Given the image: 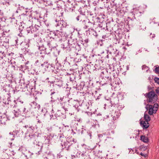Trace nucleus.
I'll return each mask as SVG.
<instances>
[{
    "label": "nucleus",
    "mask_w": 159,
    "mask_h": 159,
    "mask_svg": "<svg viewBox=\"0 0 159 159\" xmlns=\"http://www.w3.org/2000/svg\"><path fill=\"white\" fill-rule=\"evenodd\" d=\"M158 105L157 104H155L153 106V108H154L155 110H156V111H157L158 108Z\"/></svg>",
    "instance_id": "13"
},
{
    "label": "nucleus",
    "mask_w": 159,
    "mask_h": 159,
    "mask_svg": "<svg viewBox=\"0 0 159 159\" xmlns=\"http://www.w3.org/2000/svg\"><path fill=\"white\" fill-rule=\"evenodd\" d=\"M155 70L156 73L159 74V67H156Z\"/></svg>",
    "instance_id": "15"
},
{
    "label": "nucleus",
    "mask_w": 159,
    "mask_h": 159,
    "mask_svg": "<svg viewBox=\"0 0 159 159\" xmlns=\"http://www.w3.org/2000/svg\"><path fill=\"white\" fill-rule=\"evenodd\" d=\"M108 0H107V1Z\"/></svg>",
    "instance_id": "31"
},
{
    "label": "nucleus",
    "mask_w": 159,
    "mask_h": 159,
    "mask_svg": "<svg viewBox=\"0 0 159 159\" xmlns=\"http://www.w3.org/2000/svg\"><path fill=\"white\" fill-rule=\"evenodd\" d=\"M144 117L145 121H146L147 122H148L151 120V118L147 114H144Z\"/></svg>",
    "instance_id": "8"
},
{
    "label": "nucleus",
    "mask_w": 159,
    "mask_h": 159,
    "mask_svg": "<svg viewBox=\"0 0 159 159\" xmlns=\"http://www.w3.org/2000/svg\"><path fill=\"white\" fill-rule=\"evenodd\" d=\"M140 155L142 156H143L144 157H146L147 156V155L146 154L145 155V154H143V153H141Z\"/></svg>",
    "instance_id": "17"
},
{
    "label": "nucleus",
    "mask_w": 159,
    "mask_h": 159,
    "mask_svg": "<svg viewBox=\"0 0 159 159\" xmlns=\"http://www.w3.org/2000/svg\"><path fill=\"white\" fill-rule=\"evenodd\" d=\"M155 91L157 94H159V88H157L156 89Z\"/></svg>",
    "instance_id": "16"
},
{
    "label": "nucleus",
    "mask_w": 159,
    "mask_h": 159,
    "mask_svg": "<svg viewBox=\"0 0 159 159\" xmlns=\"http://www.w3.org/2000/svg\"><path fill=\"white\" fill-rule=\"evenodd\" d=\"M14 139H13V138H11V140H14Z\"/></svg>",
    "instance_id": "24"
},
{
    "label": "nucleus",
    "mask_w": 159,
    "mask_h": 159,
    "mask_svg": "<svg viewBox=\"0 0 159 159\" xmlns=\"http://www.w3.org/2000/svg\"><path fill=\"white\" fill-rule=\"evenodd\" d=\"M55 93V92H52V93H51V94H54V93Z\"/></svg>",
    "instance_id": "21"
},
{
    "label": "nucleus",
    "mask_w": 159,
    "mask_h": 159,
    "mask_svg": "<svg viewBox=\"0 0 159 159\" xmlns=\"http://www.w3.org/2000/svg\"><path fill=\"white\" fill-rule=\"evenodd\" d=\"M6 119H7V118H6V117L3 118H1V119H0V121H1V123L3 124V123H5V121L6 120Z\"/></svg>",
    "instance_id": "11"
},
{
    "label": "nucleus",
    "mask_w": 159,
    "mask_h": 159,
    "mask_svg": "<svg viewBox=\"0 0 159 159\" xmlns=\"http://www.w3.org/2000/svg\"><path fill=\"white\" fill-rule=\"evenodd\" d=\"M50 43H49V46H51L50 44Z\"/></svg>",
    "instance_id": "29"
},
{
    "label": "nucleus",
    "mask_w": 159,
    "mask_h": 159,
    "mask_svg": "<svg viewBox=\"0 0 159 159\" xmlns=\"http://www.w3.org/2000/svg\"><path fill=\"white\" fill-rule=\"evenodd\" d=\"M104 53V52H102L101 53Z\"/></svg>",
    "instance_id": "28"
},
{
    "label": "nucleus",
    "mask_w": 159,
    "mask_h": 159,
    "mask_svg": "<svg viewBox=\"0 0 159 159\" xmlns=\"http://www.w3.org/2000/svg\"><path fill=\"white\" fill-rule=\"evenodd\" d=\"M142 69L143 70L147 71L149 69L148 67L145 65H143L142 66Z\"/></svg>",
    "instance_id": "10"
},
{
    "label": "nucleus",
    "mask_w": 159,
    "mask_h": 159,
    "mask_svg": "<svg viewBox=\"0 0 159 159\" xmlns=\"http://www.w3.org/2000/svg\"><path fill=\"white\" fill-rule=\"evenodd\" d=\"M41 66H43V64H41Z\"/></svg>",
    "instance_id": "27"
},
{
    "label": "nucleus",
    "mask_w": 159,
    "mask_h": 159,
    "mask_svg": "<svg viewBox=\"0 0 159 159\" xmlns=\"http://www.w3.org/2000/svg\"><path fill=\"white\" fill-rule=\"evenodd\" d=\"M145 108L147 110H148V113L150 115H152L156 112V110L153 108L152 105L148 104L146 106Z\"/></svg>",
    "instance_id": "2"
},
{
    "label": "nucleus",
    "mask_w": 159,
    "mask_h": 159,
    "mask_svg": "<svg viewBox=\"0 0 159 159\" xmlns=\"http://www.w3.org/2000/svg\"><path fill=\"white\" fill-rule=\"evenodd\" d=\"M68 43L69 45L73 47L75 44V41L72 39H70L68 40Z\"/></svg>",
    "instance_id": "5"
},
{
    "label": "nucleus",
    "mask_w": 159,
    "mask_h": 159,
    "mask_svg": "<svg viewBox=\"0 0 159 159\" xmlns=\"http://www.w3.org/2000/svg\"><path fill=\"white\" fill-rule=\"evenodd\" d=\"M64 108V110H65L66 111H68V110L67 109V108Z\"/></svg>",
    "instance_id": "20"
},
{
    "label": "nucleus",
    "mask_w": 159,
    "mask_h": 159,
    "mask_svg": "<svg viewBox=\"0 0 159 159\" xmlns=\"http://www.w3.org/2000/svg\"><path fill=\"white\" fill-rule=\"evenodd\" d=\"M9 134L10 135V136H13V135L11 134V133H10Z\"/></svg>",
    "instance_id": "22"
},
{
    "label": "nucleus",
    "mask_w": 159,
    "mask_h": 159,
    "mask_svg": "<svg viewBox=\"0 0 159 159\" xmlns=\"http://www.w3.org/2000/svg\"><path fill=\"white\" fill-rule=\"evenodd\" d=\"M28 110H26V108H24V109L23 110V112L25 113H27L28 112Z\"/></svg>",
    "instance_id": "18"
},
{
    "label": "nucleus",
    "mask_w": 159,
    "mask_h": 159,
    "mask_svg": "<svg viewBox=\"0 0 159 159\" xmlns=\"http://www.w3.org/2000/svg\"><path fill=\"white\" fill-rule=\"evenodd\" d=\"M98 136L99 138H101L102 136V135L101 134H99Z\"/></svg>",
    "instance_id": "19"
},
{
    "label": "nucleus",
    "mask_w": 159,
    "mask_h": 159,
    "mask_svg": "<svg viewBox=\"0 0 159 159\" xmlns=\"http://www.w3.org/2000/svg\"><path fill=\"white\" fill-rule=\"evenodd\" d=\"M120 114L118 112H115L113 117V119L114 120H116L120 116Z\"/></svg>",
    "instance_id": "7"
},
{
    "label": "nucleus",
    "mask_w": 159,
    "mask_h": 159,
    "mask_svg": "<svg viewBox=\"0 0 159 159\" xmlns=\"http://www.w3.org/2000/svg\"><path fill=\"white\" fill-rule=\"evenodd\" d=\"M89 135L90 136V137H91V134H89Z\"/></svg>",
    "instance_id": "26"
},
{
    "label": "nucleus",
    "mask_w": 159,
    "mask_h": 159,
    "mask_svg": "<svg viewBox=\"0 0 159 159\" xmlns=\"http://www.w3.org/2000/svg\"><path fill=\"white\" fill-rule=\"evenodd\" d=\"M134 133L132 134L131 135V136L132 137L133 136V138H134V135H135V138H136V137L138 136V134H139L138 133V134H135V133H137V131H134Z\"/></svg>",
    "instance_id": "12"
},
{
    "label": "nucleus",
    "mask_w": 159,
    "mask_h": 159,
    "mask_svg": "<svg viewBox=\"0 0 159 159\" xmlns=\"http://www.w3.org/2000/svg\"><path fill=\"white\" fill-rule=\"evenodd\" d=\"M13 137H14V135H13Z\"/></svg>",
    "instance_id": "30"
},
{
    "label": "nucleus",
    "mask_w": 159,
    "mask_h": 159,
    "mask_svg": "<svg viewBox=\"0 0 159 159\" xmlns=\"http://www.w3.org/2000/svg\"><path fill=\"white\" fill-rule=\"evenodd\" d=\"M140 140L144 143H147L148 142V139L147 137L145 136H141Z\"/></svg>",
    "instance_id": "6"
},
{
    "label": "nucleus",
    "mask_w": 159,
    "mask_h": 159,
    "mask_svg": "<svg viewBox=\"0 0 159 159\" xmlns=\"http://www.w3.org/2000/svg\"><path fill=\"white\" fill-rule=\"evenodd\" d=\"M141 125L142 126L143 129H147L148 128L149 125L148 122L146 121H142L140 122Z\"/></svg>",
    "instance_id": "4"
},
{
    "label": "nucleus",
    "mask_w": 159,
    "mask_h": 159,
    "mask_svg": "<svg viewBox=\"0 0 159 159\" xmlns=\"http://www.w3.org/2000/svg\"><path fill=\"white\" fill-rule=\"evenodd\" d=\"M39 27L36 25H35L34 27H33V31H36L37 30H39Z\"/></svg>",
    "instance_id": "9"
},
{
    "label": "nucleus",
    "mask_w": 159,
    "mask_h": 159,
    "mask_svg": "<svg viewBox=\"0 0 159 159\" xmlns=\"http://www.w3.org/2000/svg\"><path fill=\"white\" fill-rule=\"evenodd\" d=\"M145 96L148 98V102L154 103L157 99V96L154 91H152L145 94Z\"/></svg>",
    "instance_id": "1"
},
{
    "label": "nucleus",
    "mask_w": 159,
    "mask_h": 159,
    "mask_svg": "<svg viewBox=\"0 0 159 159\" xmlns=\"http://www.w3.org/2000/svg\"><path fill=\"white\" fill-rule=\"evenodd\" d=\"M56 22H58L57 20H55ZM60 26L61 28L64 27L66 26V24L65 21L63 20H58V23L57 24V26Z\"/></svg>",
    "instance_id": "3"
},
{
    "label": "nucleus",
    "mask_w": 159,
    "mask_h": 159,
    "mask_svg": "<svg viewBox=\"0 0 159 159\" xmlns=\"http://www.w3.org/2000/svg\"><path fill=\"white\" fill-rule=\"evenodd\" d=\"M155 82L159 84V78L155 77L154 79Z\"/></svg>",
    "instance_id": "14"
},
{
    "label": "nucleus",
    "mask_w": 159,
    "mask_h": 159,
    "mask_svg": "<svg viewBox=\"0 0 159 159\" xmlns=\"http://www.w3.org/2000/svg\"><path fill=\"white\" fill-rule=\"evenodd\" d=\"M38 122L39 123H41V122L40 120H38Z\"/></svg>",
    "instance_id": "23"
},
{
    "label": "nucleus",
    "mask_w": 159,
    "mask_h": 159,
    "mask_svg": "<svg viewBox=\"0 0 159 159\" xmlns=\"http://www.w3.org/2000/svg\"><path fill=\"white\" fill-rule=\"evenodd\" d=\"M39 62V61L38 60H37V61H36V63H37V62Z\"/></svg>",
    "instance_id": "25"
}]
</instances>
